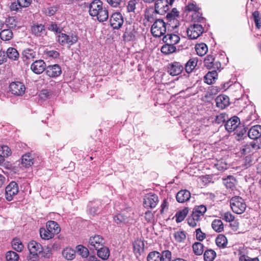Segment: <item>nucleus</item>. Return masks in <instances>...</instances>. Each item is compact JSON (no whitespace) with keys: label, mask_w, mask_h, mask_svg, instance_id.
Here are the masks:
<instances>
[{"label":"nucleus","mask_w":261,"mask_h":261,"mask_svg":"<svg viewBox=\"0 0 261 261\" xmlns=\"http://www.w3.org/2000/svg\"><path fill=\"white\" fill-rule=\"evenodd\" d=\"M89 14L92 17H96L99 22L106 21L109 17L108 10L103 8L102 2L100 0H94L89 5Z\"/></svg>","instance_id":"obj_1"},{"label":"nucleus","mask_w":261,"mask_h":261,"mask_svg":"<svg viewBox=\"0 0 261 261\" xmlns=\"http://www.w3.org/2000/svg\"><path fill=\"white\" fill-rule=\"evenodd\" d=\"M179 16V12L176 8H173L170 12L167 14L166 25L168 30H173L179 27L180 23L178 20Z\"/></svg>","instance_id":"obj_2"},{"label":"nucleus","mask_w":261,"mask_h":261,"mask_svg":"<svg viewBox=\"0 0 261 261\" xmlns=\"http://www.w3.org/2000/svg\"><path fill=\"white\" fill-rule=\"evenodd\" d=\"M230 204L232 211L237 214L243 213L246 208L244 200L239 196L232 197L230 200Z\"/></svg>","instance_id":"obj_3"},{"label":"nucleus","mask_w":261,"mask_h":261,"mask_svg":"<svg viewBox=\"0 0 261 261\" xmlns=\"http://www.w3.org/2000/svg\"><path fill=\"white\" fill-rule=\"evenodd\" d=\"M166 22L162 19H156L151 28V32L152 35L155 37H160L164 35L166 32Z\"/></svg>","instance_id":"obj_4"},{"label":"nucleus","mask_w":261,"mask_h":261,"mask_svg":"<svg viewBox=\"0 0 261 261\" xmlns=\"http://www.w3.org/2000/svg\"><path fill=\"white\" fill-rule=\"evenodd\" d=\"M58 41L62 45L69 44L73 45L78 40V37L75 34H72L71 35H68L65 33H60L58 36Z\"/></svg>","instance_id":"obj_5"},{"label":"nucleus","mask_w":261,"mask_h":261,"mask_svg":"<svg viewBox=\"0 0 261 261\" xmlns=\"http://www.w3.org/2000/svg\"><path fill=\"white\" fill-rule=\"evenodd\" d=\"M19 192L18 184L15 181H11L5 188V198L10 201Z\"/></svg>","instance_id":"obj_6"},{"label":"nucleus","mask_w":261,"mask_h":261,"mask_svg":"<svg viewBox=\"0 0 261 261\" xmlns=\"http://www.w3.org/2000/svg\"><path fill=\"white\" fill-rule=\"evenodd\" d=\"M90 249L98 250L105 245V241L103 238L99 235H95L91 237L88 241Z\"/></svg>","instance_id":"obj_7"},{"label":"nucleus","mask_w":261,"mask_h":261,"mask_svg":"<svg viewBox=\"0 0 261 261\" xmlns=\"http://www.w3.org/2000/svg\"><path fill=\"white\" fill-rule=\"evenodd\" d=\"M123 17L119 12L114 13L110 17V25L114 29H120L123 24Z\"/></svg>","instance_id":"obj_8"},{"label":"nucleus","mask_w":261,"mask_h":261,"mask_svg":"<svg viewBox=\"0 0 261 261\" xmlns=\"http://www.w3.org/2000/svg\"><path fill=\"white\" fill-rule=\"evenodd\" d=\"M9 87L12 94L15 95L21 96L25 92V86L21 82H13L10 84Z\"/></svg>","instance_id":"obj_9"},{"label":"nucleus","mask_w":261,"mask_h":261,"mask_svg":"<svg viewBox=\"0 0 261 261\" xmlns=\"http://www.w3.org/2000/svg\"><path fill=\"white\" fill-rule=\"evenodd\" d=\"M158 202V197L156 195L149 193L144 198L143 204L145 207L153 208Z\"/></svg>","instance_id":"obj_10"},{"label":"nucleus","mask_w":261,"mask_h":261,"mask_svg":"<svg viewBox=\"0 0 261 261\" xmlns=\"http://www.w3.org/2000/svg\"><path fill=\"white\" fill-rule=\"evenodd\" d=\"M46 64L42 60H38L31 65V70L35 74H40L46 69Z\"/></svg>","instance_id":"obj_11"},{"label":"nucleus","mask_w":261,"mask_h":261,"mask_svg":"<svg viewBox=\"0 0 261 261\" xmlns=\"http://www.w3.org/2000/svg\"><path fill=\"white\" fill-rule=\"evenodd\" d=\"M168 0H158L155 3V13L163 14L169 10Z\"/></svg>","instance_id":"obj_12"},{"label":"nucleus","mask_w":261,"mask_h":261,"mask_svg":"<svg viewBox=\"0 0 261 261\" xmlns=\"http://www.w3.org/2000/svg\"><path fill=\"white\" fill-rule=\"evenodd\" d=\"M45 73L50 77H56L60 75L62 71L59 65L55 64L46 67Z\"/></svg>","instance_id":"obj_13"},{"label":"nucleus","mask_w":261,"mask_h":261,"mask_svg":"<svg viewBox=\"0 0 261 261\" xmlns=\"http://www.w3.org/2000/svg\"><path fill=\"white\" fill-rule=\"evenodd\" d=\"M28 249L30 254H32L35 258L37 257L38 254L41 253L43 251L41 244L35 241H32L29 243Z\"/></svg>","instance_id":"obj_14"},{"label":"nucleus","mask_w":261,"mask_h":261,"mask_svg":"<svg viewBox=\"0 0 261 261\" xmlns=\"http://www.w3.org/2000/svg\"><path fill=\"white\" fill-rule=\"evenodd\" d=\"M239 261H259L258 257L251 258L248 254V250L244 247H240L238 250Z\"/></svg>","instance_id":"obj_15"},{"label":"nucleus","mask_w":261,"mask_h":261,"mask_svg":"<svg viewBox=\"0 0 261 261\" xmlns=\"http://www.w3.org/2000/svg\"><path fill=\"white\" fill-rule=\"evenodd\" d=\"M240 124V121L239 117L233 116L229 119L225 124V128L229 132L235 130Z\"/></svg>","instance_id":"obj_16"},{"label":"nucleus","mask_w":261,"mask_h":261,"mask_svg":"<svg viewBox=\"0 0 261 261\" xmlns=\"http://www.w3.org/2000/svg\"><path fill=\"white\" fill-rule=\"evenodd\" d=\"M184 70V67L179 62H175L169 65L168 72L172 75L179 74Z\"/></svg>","instance_id":"obj_17"},{"label":"nucleus","mask_w":261,"mask_h":261,"mask_svg":"<svg viewBox=\"0 0 261 261\" xmlns=\"http://www.w3.org/2000/svg\"><path fill=\"white\" fill-rule=\"evenodd\" d=\"M166 252H170L169 250L162 251V253L156 251L150 252L147 256V261H165L164 258V253Z\"/></svg>","instance_id":"obj_18"},{"label":"nucleus","mask_w":261,"mask_h":261,"mask_svg":"<svg viewBox=\"0 0 261 261\" xmlns=\"http://www.w3.org/2000/svg\"><path fill=\"white\" fill-rule=\"evenodd\" d=\"M215 100L217 107L221 109H225L229 104V98L225 95H219Z\"/></svg>","instance_id":"obj_19"},{"label":"nucleus","mask_w":261,"mask_h":261,"mask_svg":"<svg viewBox=\"0 0 261 261\" xmlns=\"http://www.w3.org/2000/svg\"><path fill=\"white\" fill-rule=\"evenodd\" d=\"M46 227L51 234L54 237L55 234L59 233L61 228L59 224L54 221H49L47 222Z\"/></svg>","instance_id":"obj_20"},{"label":"nucleus","mask_w":261,"mask_h":261,"mask_svg":"<svg viewBox=\"0 0 261 261\" xmlns=\"http://www.w3.org/2000/svg\"><path fill=\"white\" fill-rule=\"evenodd\" d=\"M34 164V156L31 153H27L23 155L21 159V164L22 167L28 168Z\"/></svg>","instance_id":"obj_21"},{"label":"nucleus","mask_w":261,"mask_h":261,"mask_svg":"<svg viewBox=\"0 0 261 261\" xmlns=\"http://www.w3.org/2000/svg\"><path fill=\"white\" fill-rule=\"evenodd\" d=\"M248 137L253 140L258 139L261 136V125H256L252 126L248 132Z\"/></svg>","instance_id":"obj_22"},{"label":"nucleus","mask_w":261,"mask_h":261,"mask_svg":"<svg viewBox=\"0 0 261 261\" xmlns=\"http://www.w3.org/2000/svg\"><path fill=\"white\" fill-rule=\"evenodd\" d=\"M22 59L24 62L28 63L29 61L33 60L36 56V54L35 51L32 49L26 48L24 49L22 52Z\"/></svg>","instance_id":"obj_23"},{"label":"nucleus","mask_w":261,"mask_h":261,"mask_svg":"<svg viewBox=\"0 0 261 261\" xmlns=\"http://www.w3.org/2000/svg\"><path fill=\"white\" fill-rule=\"evenodd\" d=\"M190 197V192L186 190H182L179 191L176 196L177 201L180 203H183L188 201Z\"/></svg>","instance_id":"obj_24"},{"label":"nucleus","mask_w":261,"mask_h":261,"mask_svg":"<svg viewBox=\"0 0 261 261\" xmlns=\"http://www.w3.org/2000/svg\"><path fill=\"white\" fill-rule=\"evenodd\" d=\"M180 40V38L178 36L175 34H168L165 35L163 38V41L169 44H172L173 45L177 44Z\"/></svg>","instance_id":"obj_25"},{"label":"nucleus","mask_w":261,"mask_h":261,"mask_svg":"<svg viewBox=\"0 0 261 261\" xmlns=\"http://www.w3.org/2000/svg\"><path fill=\"white\" fill-rule=\"evenodd\" d=\"M127 11L128 12L135 13L136 10L140 7L139 0H129L127 5Z\"/></svg>","instance_id":"obj_26"},{"label":"nucleus","mask_w":261,"mask_h":261,"mask_svg":"<svg viewBox=\"0 0 261 261\" xmlns=\"http://www.w3.org/2000/svg\"><path fill=\"white\" fill-rule=\"evenodd\" d=\"M8 58L13 61H17L19 57V54L17 50L13 47H9L6 51Z\"/></svg>","instance_id":"obj_27"},{"label":"nucleus","mask_w":261,"mask_h":261,"mask_svg":"<svg viewBox=\"0 0 261 261\" xmlns=\"http://www.w3.org/2000/svg\"><path fill=\"white\" fill-rule=\"evenodd\" d=\"M217 76H218V74L216 70H213L212 71H209L204 76L205 82L208 85L212 84L214 83L215 80L217 79Z\"/></svg>","instance_id":"obj_28"},{"label":"nucleus","mask_w":261,"mask_h":261,"mask_svg":"<svg viewBox=\"0 0 261 261\" xmlns=\"http://www.w3.org/2000/svg\"><path fill=\"white\" fill-rule=\"evenodd\" d=\"M97 254L99 257L103 260H107L110 255V251L107 247L103 246L97 250Z\"/></svg>","instance_id":"obj_29"},{"label":"nucleus","mask_w":261,"mask_h":261,"mask_svg":"<svg viewBox=\"0 0 261 261\" xmlns=\"http://www.w3.org/2000/svg\"><path fill=\"white\" fill-rule=\"evenodd\" d=\"M216 243L219 247L224 248L227 246V239L224 235L219 234L216 239Z\"/></svg>","instance_id":"obj_30"},{"label":"nucleus","mask_w":261,"mask_h":261,"mask_svg":"<svg viewBox=\"0 0 261 261\" xmlns=\"http://www.w3.org/2000/svg\"><path fill=\"white\" fill-rule=\"evenodd\" d=\"M223 184L227 188L233 189L235 187L236 179L233 176L229 175L223 179Z\"/></svg>","instance_id":"obj_31"},{"label":"nucleus","mask_w":261,"mask_h":261,"mask_svg":"<svg viewBox=\"0 0 261 261\" xmlns=\"http://www.w3.org/2000/svg\"><path fill=\"white\" fill-rule=\"evenodd\" d=\"M176 50V47L173 44L166 43L161 48V51L164 54L169 55L175 52Z\"/></svg>","instance_id":"obj_32"},{"label":"nucleus","mask_w":261,"mask_h":261,"mask_svg":"<svg viewBox=\"0 0 261 261\" xmlns=\"http://www.w3.org/2000/svg\"><path fill=\"white\" fill-rule=\"evenodd\" d=\"M13 37V33L10 29H5L0 32V38L4 41H8Z\"/></svg>","instance_id":"obj_33"},{"label":"nucleus","mask_w":261,"mask_h":261,"mask_svg":"<svg viewBox=\"0 0 261 261\" xmlns=\"http://www.w3.org/2000/svg\"><path fill=\"white\" fill-rule=\"evenodd\" d=\"M44 27L42 24H35L32 27V32L36 36H41L44 33Z\"/></svg>","instance_id":"obj_34"},{"label":"nucleus","mask_w":261,"mask_h":261,"mask_svg":"<svg viewBox=\"0 0 261 261\" xmlns=\"http://www.w3.org/2000/svg\"><path fill=\"white\" fill-rule=\"evenodd\" d=\"M62 254L67 260H72L75 257V252L73 249L66 248L63 250Z\"/></svg>","instance_id":"obj_35"},{"label":"nucleus","mask_w":261,"mask_h":261,"mask_svg":"<svg viewBox=\"0 0 261 261\" xmlns=\"http://www.w3.org/2000/svg\"><path fill=\"white\" fill-rule=\"evenodd\" d=\"M212 228L217 232H221L224 228L223 223L221 220L215 219L212 223Z\"/></svg>","instance_id":"obj_36"},{"label":"nucleus","mask_w":261,"mask_h":261,"mask_svg":"<svg viewBox=\"0 0 261 261\" xmlns=\"http://www.w3.org/2000/svg\"><path fill=\"white\" fill-rule=\"evenodd\" d=\"M207 45L203 43L197 44V55L200 56L205 55L207 52Z\"/></svg>","instance_id":"obj_37"},{"label":"nucleus","mask_w":261,"mask_h":261,"mask_svg":"<svg viewBox=\"0 0 261 261\" xmlns=\"http://www.w3.org/2000/svg\"><path fill=\"white\" fill-rule=\"evenodd\" d=\"M187 34L189 39H196V23H194L187 29Z\"/></svg>","instance_id":"obj_38"},{"label":"nucleus","mask_w":261,"mask_h":261,"mask_svg":"<svg viewBox=\"0 0 261 261\" xmlns=\"http://www.w3.org/2000/svg\"><path fill=\"white\" fill-rule=\"evenodd\" d=\"M216 256V252L212 249L205 251L203 255L205 261H213Z\"/></svg>","instance_id":"obj_39"},{"label":"nucleus","mask_w":261,"mask_h":261,"mask_svg":"<svg viewBox=\"0 0 261 261\" xmlns=\"http://www.w3.org/2000/svg\"><path fill=\"white\" fill-rule=\"evenodd\" d=\"M7 26L10 29H14L18 26V21L14 17H9L6 20Z\"/></svg>","instance_id":"obj_40"},{"label":"nucleus","mask_w":261,"mask_h":261,"mask_svg":"<svg viewBox=\"0 0 261 261\" xmlns=\"http://www.w3.org/2000/svg\"><path fill=\"white\" fill-rule=\"evenodd\" d=\"M195 59H190L185 65V70L188 73H191L196 67Z\"/></svg>","instance_id":"obj_41"},{"label":"nucleus","mask_w":261,"mask_h":261,"mask_svg":"<svg viewBox=\"0 0 261 261\" xmlns=\"http://www.w3.org/2000/svg\"><path fill=\"white\" fill-rule=\"evenodd\" d=\"M188 210L187 208H185L182 211L177 213L175 215L176 222L179 223L183 221L188 214Z\"/></svg>","instance_id":"obj_42"},{"label":"nucleus","mask_w":261,"mask_h":261,"mask_svg":"<svg viewBox=\"0 0 261 261\" xmlns=\"http://www.w3.org/2000/svg\"><path fill=\"white\" fill-rule=\"evenodd\" d=\"M7 261H18V254L13 251H9L7 253L6 255Z\"/></svg>","instance_id":"obj_43"},{"label":"nucleus","mask_w":261,"mask_h":261,"mask_svg":"<svg viewBox=\"0 0 261 261\" xmlns=\"http://www.w3.org/2000/svg\"><path fill=\"white\" fill-rule=\"evenodd\" d=\"M13 248L18 252H20L23 248V245L19 239H14L12 242Z\"/></svg>","instance_id":"obj_44"},{"label":"nucleus","mask_w":261,"mask_h":261,"mask_svg":"<svg viewBox=\"0 0 261 261\" xmlns=\"http://www.w3.org/2000/svg\"><path fill=\"white\" fill-rule=\"evenodd\" d=\"M114 220L117 224L128 222V218L122 214L116 215L114 218Z\"/></svg>","instance_id":"obj_45"},{"label":"nucleus","mask_w":261,"mask_h":261,"mask_svg":"<svg viewBox=\"0 0 261 261\" xmlns=\"http://www.w3.org/2000/svg\"><path fill=\"white\" fill-rule=\"evenodd\" d=\"M77 252L84 257H86L89 255V251L88 249L82 245H78L76 246Z\"/></svg>","instance_id":"obj_46"},{"label":"nucleus","mask_w":261,"mask_h":261,"mask_svg":"<svg viewBox=\"0 0 261 261\" xmlns=\"http://www.w3.org/2000/svg\"><path fill=\"white\" fill-rule=\"evenodd\" d=\"M40 234L42 239L44 240H49L53 238L51 233L48 231L47 228H41L40 229Z\"/></svg>","instance_id":"obj_47"},{"label":"nucleus","mask_w":261,"mask_h":261,"mask_svg":"<svg viewBox=\"0 0 261 261\" xmlns=\"http://www.w3.org/2000/svg\"><path fill=\"white\" fill-rule=\"evenodd\" d=\"M11 154V149L6 145L0 147V156L8 157Z\"/></svg>","instance_id":"obj_48"},{"label":"nucleus","mask_w":261,"mask_h":261,"mask_svg":"<svg viewBox=\"0 0 261 261\" xmlns=\"http://www.w3.org/2000/svg\"><path fill=\"white\" fill-rule=\"evenodd\" d=\"M214 58L213 56H207L204 60V65L208 68L211 69L214 66Z\"/></svg>","instance_id":"obj_49"},{"label":"nucleus","mask_w":261,"mask_h":261,"mask_svg":"<svg viewBox=\"0 0 261 261\" xmlns=\"http://www.w3.org/2000/svg\"><path fill=\"white\" fill-rule=\"evenodd\" d=\"M256 27L259 29L261 27V17L258 11H255L252 13Z\"/></svg>","instance_id":"obj_50"},{"label":"nucleus","mask_w":261,"mask_h":261,"mask_svg":"<svg viewBox=\"0 0 261 261\" xmlns=\"http://www.w3.org/2000/svg\"><path fill=\"white\" fill-rule=\"evenodd\" d=\"M174 237L175 240L178 242H182L186 238L185 232L182 231H177L175 232Z\"/></svg>","instance_id":"obj_51"},{"label":"nucleus","mask_w":261,"mask_h":261,"mask_svg":"<svg viewBox=\"0 0 261 261\" xmlns=\"http://www.w3.org/2000/svg\"><path fill=\"white\" fill-rule=\"evenodd\" d=\"M144 244L141 241L138 240L134 242L133 244L134 250L136 253H140L143 250Z\"/></svg>","instance_id":"obj_52"},{"label":"nucleus","mask_w":261,"mask_h":261,"mask_svg":"<svg viewBox=\"0 0 261 261\" xmlns=\"http://www.w3.org/2000/svg\"><path fill=\"white\" fill-rule=\"evenodd\" d=\"M207 208L204 205H200L197 206V221L199 220V217L203 216L206 212Z\"/></svg>","instance_id":"obj_53"},{"label":"nucleus","mask_w":261,"mask_h":261,"mask_svg":"<svg viewBox=\"0 0 261 261\" xmlns=\"http://www.w3.org/2000/svg\"><path fill=\"white\" fill-rule=\"evenodd\" d=\"M57 10L56 7H48L44 8L43 11L44 14L48 16H52L55 14Z\"/></svg>","instance_id":"obj_54"},{"label":"nucleus","mask_w":261,"mask_h":261,"mask_svg":"<svg viewBox=\"0 0 261 261\" xmlns=\"http://www.w3.org/2000/svg\"><path fill=\"white\" fill-rule=\"evenodd\" d=\"M195 211V208H194L191 216L189 217L187 219L188 224L192 227H194L196 226V221L195 218L196 215L194 214Z\"/></svg>","instance_id":"obj_55"},{"label":"nucleus","mask_w":261,"mask_h":261,"mask_svg":"<svg viewBox=\"0 0 261 261\" xmlns=\"http://www.w3.org/2000/svg\"><path fill=\"white\" fill-rule=\"evenodd\" d=\"M226 114L224 113L217 115L215 119V122L219 124L224 122L226 120Z\"/></svg>","instance_id":"obj_56"},{"label":"nucleus","mask_w":261,"mask_h":261,"mask_svg":"<svg viewBox=\"0 0 261 261\" xmlns=\"http://www.w3.org/2000/svg\"><path fill=\"white\" fill-rule=\"evenodd\" d=\"M48 29L50 31H54L59 34L61 32V29L59 28L57 25L53 22H51L48 24Z\"/></svg>","instance_id":"obj_57"},{"label":"nucleus","mask_w":261,"mask_h":261,"mask_svg":"<svg viewBox=\"0 0 261 261\" xmlns=\"http://www.w3.org/2000/svg\"><path fill=\"white\" fill-rule=\"evenodd\" d=\"M32 0H17L18 4L20 8L29 6Z\"/></svg>","instance_id":"obj_58"},{"label":"nucleus","mask_w":261,"mask_h":261,"mask_svg":"<svg viewBox=\"0 0 261 261\" xmlns=\"http://www.w3.org/2000/svg\"><path fill=\"white\" fill-rule=\"evenodd\" d=\"M50 95V92L48 90L43 89L42 90L39 94V96L41 99H47Z\"/></svg>","instance_id":"obj_59"},{"label":"nucleus","mask_w":261,"mask_h":261,"mask_svg":"<svg viewBox=\"0 0 261 261\" xmlns=\"http://www.w3.org/2000/svg\"><path fill=\"white\" fill-rule=\"evenodd\" d=\"M205 233L202 232L200 228H197V240L202 241L205 238Z\"/></svg>","instance_id":"obj_60"},{"label":"nucleus","mask_w":261,"mask_h":261,"mask_svg":"<svg viewBox=\"0 0 261 261\" xmlns=\"http://www.w3.org/2000/svg\"><path fill=\"white\" fill-rule=\"evenodd\" d=\"M223 219L226 222H231L234 220V217L230 213H225L223 215Z\"/></svg>","instance_id":"obj_61"},{"label":"nucleus","mask_w":261,"mask_h":261,"mask_svg":"<svg viewBox=\"0 0 261 261\" xmlns=\"http://www.w3.org/2000/svg\"><path fill=\"white\" fill-rule=\"evenodd\" d=\"M186 11L188 12H194L195 13L196 12V6L193 3L188 4L186 7Z\"/></svg>","instance_id":"obj_62"},{"label":"nucleus","mask_w":261,"mask_h":261,"mask_svg":"<svg viewBox=\"0 0 261 261\" xmlns=\"http://www.w3.org/2000/svg\"><path fill=\"white\" fill-rule=\"evenodd\" d=\"M47 56L53 58H57L59 56V53L56 50H49L46 53Z\"/></svg>","instance_id":"obj_63"},{"label":"nucleus","mask_w":261,"mask_h":261,"mask_svg":"<svg viewBox=\"0 0 261 261\" xmlns=\"http://www.w3.org/2000/svg\"><path fill=\"white\" fill-rule=\"evenodd\" d=\"M203 245L200 243L197 242V255H200L203 252Z\"/></svg>","instance_id":"obj_64"}]
</instances>
